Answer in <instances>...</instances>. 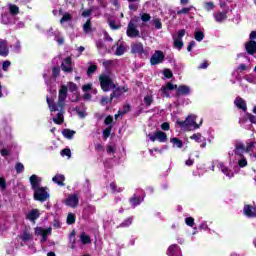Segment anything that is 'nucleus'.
<instances>
[{
  "mask_svg": "<svg viewBox=\"0 0 256 256\" xmlns=\"http://www.w3.org/2000/svg\"><path fill=\"white\" fill-rule=\"evenodd\" d=\"M68 91L69 87L66 85H62L60 87L58 92V103L53 102V100L49 97L46 98L50 111H59V109H63V107H65V99H67Z\"/></svg>",
  "mask_w": 256,
  "mask_h": 256,
  "instance_id": "1",
  "label": "nucleus"
},
{
  "mask_svg": "<svg viewBox=\"0 0 256 256\" xmlns=\"http://www.w3.org/2000/svg\"><path fill=\"white\" fill-rule=\"evenodd\" d=\"M99 83H100V87H101L102 91H104V93H107V92L111 91L112 89H115V87H116L115 82H113V79H111V76H109L107 74H101L99 76Z\"/></svg>",
  "mask_w": 256,
  "mask_h": 256,
  "instance_id": "2",
  "label": "nucleus"
},
{
  "mask_svg": "<svg viewBox=\"0 0 256 256\" xmlns=\"http://www.w3.org/2000/svg\"><path fill=\"white\" fill-rule=\"evenodd\" d=\"M253 147H255V142H248L246 147L243 143H238L235 145L234 155L243 157V153H251Z\"/></svg>",
  "mask_w": 256,
  "mask_h": 256,
  "instance_id": "3",
  "label": "nucleus"
},
{
  "mask_svg": "<svg viewBox=\"0 0 256 256\" xmlns=\"http://www.w3.org/2000/svg\"><path fill=\"white\" fill-rule=\"evenodd\" d=\"M50 195L47 192V187H40L34 190V200L40 201V203H45L49 199Z\"/></svg>",
  "mask_w": 256,
  "mask_h": 256,
  "instance_id": "4",
  "label": "nucleus"
},
{
  "mask_svg": "<svg viewBox=\"0 0 256 256\" xmlns=\"http://www.w3.org/2000/svg\"><path fill=\"white\" fill-rule=\"evenodd\" d=\"M148 137L152 143H155V141H159V143H167V133L161 130L154 132V134H148Z\"/></svg>",
  "mask_w": 256,
  "mask_h": 256,
  "instance_id": "5",
  "label": "nucleus"
},
{
  "mask_svg": "<svg viewBox=\"0 0 256 256\" xmlns=\"http://www.w3.org/2000/svg\"><path fill=\"white\" fill-rule=\"evenodd\" d=\"M131 53L133 55H138L139 57H143V55H147V51H145V47L141 42H133L131 44Z\"/></svg>",
  "mask_w": 256,
  "mask_h": 256,
  "instance_id": "6",
  "label": "nucleus"
},
{
  "mask_svg": "<svg viewBox=\"0 0 256 256\" xmlns=\"http://www.w3.org/2000/svg\"><path fill=\"white\" fill-rule=\"evenodd\" d=\"M177 89V84H173L171 82H167L165 86L160 88L161 97H167V99L171 98V94L169 91H175Z\"/></svg>",
  "mask_w": 256,
  "mask_h": 256,
  "instance_id": "7",
  "label": "nucleus"
},
{
  "mask_svg": "<svg viewBox=\"0 0 256 256\" xmlns=\"http://www.w3.org/2000/svg\"><path fill=\"white\" fill-rule=\"evenodd\" d=\"M165 61V54L161 50H156L155 53L150 58L151 65H159Z\"/></svg>",
  "mask_w": 256,
  "mask_h": 256,
  "instance_id": "8",
  "label": "nucleus"
},
{
  "mask_svg": "<svg viewBox=\"0 0 256 256\" xmlns=\"http://www.w3.org/2000/svg\"><path fill=\"white\" fill-rule=\"evenodd\" d=\"M126 35L127 37H130V39H135L137 37H141V34L139 33V31L137 30V28L135 27V24L130 21L126 30Z\"/></svg>",
  "mask_w": 256,
  "mask_h": 256,
  "instance_id": "9",
  "label": "nucleus"
},
{
  "mask_svg": "<svg viewBox=\"0 0 256 256\" xmlns=\"http://www.w3.org/2000/svg\"><path fill=\"white\" fill-rule=\"evenodd\" d=\"M73 59L70 56L66 57L61 63V70L64 73H73Z\"/></svg>",
  "mask_w": 256,
  "mask_h": 256,
  "instance_id": "10",
  "label": "nucleus"
},
{
  "mask_svg": "<svg viewBox=\"0 0 256 256\" xmlns=\"http://www.w3.org/2000/svg\"><path fill=\"white\" fill-rule=\"evenodd\" d=\"M51 228L44 229L42 227H36L35 228V235H40L42 238L40 240V243H46L47 242V236L50 235Z\"/></svg>",
  "mask_w": 256,
  "mask_h": 256,
  "instance_id": "11",
  "label": "nucleus"
},
{
  "mask_svg": "<svg viewBox=\"0 0 256 256\" xmlns=\"http://www.w3.org/2000/svg\"><path fill=\"white\" fill-rule=\"evenodd\" d=\"M175 97L176 99H179V97L189 95L191 93V88L187 85H180L179 87L177 86Z\"/></svg>",
  "mask_w": 256,
  "mask_h": 256,
  "instance_id": "12",
  "label": "nucleus"
},
{
  "mask_svg": "<svg viewBox=\"0 0 256 256\" xmlns=\"http://www.w3.org/2000/svg\"><path fill=\"white\" fill-rule=\"evenodd\" d=\"M65 204L68 207H72V208L77 207V205H79V196H77V194L68 196V198L65 200Z\"/></svg>",
  "mask_w": 256,
  "mask_h": 256,
  "instance_id": "13",
  "label": "nucleus"
},
{
  "mask_svg": "<svg viewBox=\"0 0 256 256\" xmlns=\"http://www.w3.org/2000/svg\"><path fill=\"white\" fill-rule=\"evenodd\" d=\"M243 212L246 217L255 218L256 217V206H251L249 204H246V205H244Z\"/></svg>",
  "mask_w": 256,
  "mask_h": 256,
  "instance_id": "14",
  "label": "nucleus"
},
{
  "mask_svg": "<svg viewBox=\"0 0 256 256\" xmlns=\"http://www.w3.org/2000/svg\"><path fill=\"white\" fill-rule=\"evenodd\" d=\"M39 217H41V213L39 212V209H32L26 214V219L28 221H32L33 223H35V221H37Z\"/></svg>",
  "mask_w": 256,
  "mask_h": 256,
  "instance_id": "15",
  "label": "nucleus"
},
{
  "mask_svg": "<svg viewBox=\"0 0 256 256\" xmlns=\"http://www.w3.org/2000/svg\"><path fill=\"white\" fill-rule=\"evenodd\" d=\"M245 50L248 55H255L256 53V41L250 40L245 43Z\"/></svg>",
  "mask_w": 256,
  "mask_h": 256,
  "instance_id": "16",
  "label": "nucleus"
},
{
  "mask_svg": "<svg viewBox=\"0 0 256 256\" xmlns=\"http://www.w3.org/2000/svg\"><path fill=\"white\" fill-rule=\"evenodd\" d=\"M168 255L169 256H183L181 254V248L177 244H172L168 248Z\"/></svg>",
  "mask_w": 256,
  "mask_h": 256,
  "instance_id": "17",
  "label": "nucleus"
},
{
  "mask_svg": "<svg viewBox=\"0 0 256 256\" xmlns=\"http://www.w3.org/2000/svg\"><path fill=\"white\" fill-rule=\"evenodd\" d=\"M197 116L195 115H188L186 117V122L188 124V127H194V129H199V124H197Z\"/></svg>",
  "mask_w": 256,
  "mask_h": 256,
  "instance_id": "18",
  "label": "nucleus"
},
{
  "mask_svg": "<svg viewBox=\"0 0 256 256\" xmlns=\"http://www.w3.org/2000/svg\"><path fill=\"white\" fill-rule=\"evenodd\" d=\"M234 105L237 107V109H241L242 111H247V102L243 100L241 97H237L234 101Z\"/></svg>",
  "mask_w": 256,
  "mask_h": 256,
  "instance_id": "19",
  "label": "nucleus"
},
{
  "mask_svg": "<svg viewBox=\"0 0 256 256\" xmlns=\"http://www.w3.org/2000/svg\"><path fill=\"white\" fill-rule=\"evenodd\" d=\"M130 205L135 209V207H139L140 203H143V197L137 196V194H134L130 199H129Z\"/></svg>",
  "mask_w": 256,
  "mask_h": 256,
  "instance_id": "20",
  "label": "nucleus"
},
{
  "mask_svg": "<svg viewBox=\"0 0 256 256\" xmlns=\"http://www.w3.org/2000/svg\"><path fill=\"white\" fill-rule=\"evenodd\" d=\"M53 183H56V185H59V187H65V175L63 174H56L52 178Z\"/></svg>",
  "mask_w": 256,
  "mask_h": 256,
  "instance_id": "21",
  "label": "nucleus"
},
{
  "mask_svg": "<svg viewBox=\"0 0 256 256\" xmlns=\"http://www.w3.org/2000/svg\"><path fill=\"white\" fill-rule=\"evenodd\" d=\"M9 55V47L7 41H0V57H7Z\"/></svg>",
  "mask_w": 256,
  "mask_h": 256,
  "instance_id": "22",
  "label": "nucleus"
},
{
  "mask_svg": "<svg viewBox=\"0 0 256 256\" xmlns=\"http://www.w3.org/2000/svg\"><path fill=\"white\" fill-rule=\"evenodd\" d=\"M63 113V109L60 108L57 117L52 118L53 123L56 125H63V123H65V117L63 116Z\"/></svg>",
  "mask_w": 256,
  "mask_h": 256,
  "instance_id": "23",
  "label": "nucleus"
},
{
  "mask_svg": "<svg viewBox=\"0 0 256 256\" xmlns=\"http://www.w3.org/2000/svg\"><path fill=\"white\" fill-rule=\"evenodd\" d=\"M40 183H41V180H39V177H37V175L33 174L30 177V185H31L33 191L40 188L39 187Z\"/></svg>",
  "mask_w": 256,
  "mask_h": 256,
  "instance_id": "24",
  "label": "nucleus"
},
{
  "mask_svg": "<svg viewBox=\"0 0 256 256\" xmlns=\"http://www.w3.org/2000/svg\"><path fill=\"white\" fill-rule=\"evenodd\" d=\"M131 225H133V216H129L128 218H126L122 223L117 226V229H126L127 227H131Z\"/></svg>",
  "mask_w": 256,
  "mask_h": 256,
  "instance_id": "25",
  "label": "nucleus"
},
{
  "mask_svg": "<svg viewBox=\"0 0 256 256\" xmlns=\"http://www.w3.org/2000/svg\"><path fill=\"white\" fill-rule=\"evenodd\" d=\"M214 19L217 23H223L227 19V12H216Z\"/></svg>",
  "mask_w": 256,
  "mask_h": 256,
  "instance_id": "26",
  "label": "nucleus"
},
{
  "mask_svg": "<svg viewBox=\"0 0 256 256\" xmlns=\"http://www.w3.org/2000/svg\"><path fill=\"white\" fill-rule=\"evenodd\" d=\"M111 91L113 92L110 94V103H113V99H118V97H121V95H123L121 89H119L117 86Z\"/></svg>",
  "mask_w": 256,
  "mask_h": 256,
  "instance_id": "27",
  "label": "nucleus"
},
{
  "mask_svg": "<svg viewBox=\"0 0 256 256\" xmlns=\"http://www.w3.org/2000/svg\"><path fill=\"white\" fill-rule=\"evenodd\" d=\"M170 143H172L173 147H177V149H182L183 148V140L173 137L170 139Z\"/></svg>",
  "mask_w": 256,
  "mask_h": 256,
  "instance_id": "28",
  "label": "nucleus"
},
{
  "mask_svg": "<svg viewBox=\"0 0 256 256\" xmlns=\"http://www.w3.org/2000/svg\"><path fill=\"white\" fill-rule=\"evenodd\" d=\"M80 241L82 245H89V243H91V236L85 234V232H82L80 234Z\"/></svg>",
  "mask_w": 256,
  "mask_h": 256,
  "instance_id": "29",
  "label": "nucleus"
},
{
  "mask_svg": "<svg viewBox=\"0 0 256 256\" xmlns=\"http://www.w3.org/2000/svg\"><path fill=\"white\" fill-rule=\"evenodd\" d=\"M75 133H76L75 130H71L69 128L62 130V135L66 139H73V135H75Z\"/></svg>",
  "mask_w": 256,
  "mask_h": 256,
  "instance_id": "30",
  "label": "nucleus"
},
{
  "mask_svg": "<svg viewBox=\"0 0 256 256\" xmlns=\"http://www.w3.org/2000/svg\"><path fill=\"white\" fill-rule=\"evenodd\" d=\"M9 13L12 15V17H15V15H19V6L15 4L9 5Z\"/></svg>",
  "mask_w": 256,
  "mask_h": 256,
  "instance_id": "31",
  "label": "nucleus"
},
{
  "mask_svg": "<svg viewBox=\"0 0 256 256\" xmlns=\"http://www.w3.org/2000/svg\"><path fill=\"white\" fill-rule=\"evenodd\" d=\"M192 9H193V6L184 7L182 9L178 10L176 13H177V15H189V13L191 12Z\"/></svg>",
  "mask_w": 256,
  "mask_h": 256,
  "instance_id": "32",
  "label": "nucleus"
},
{
  "mask_svg": "<svg viewBox=\"0 0 256 256\" xmlns=\"http://www.w3.org/2000/svg\"><path fill=\"white\" fill-rule=\"evenodd\" d=\"M183 40H180L179 38H174V47L178 51H181L183 49Z\"/></svg>",
  "mask_w": 256,
  "mask_h": 256,
  "instance_id": "33",
  "label": "nucleus"
},
{
  "mask_svg": "<svg viewBox=\"0 0 256 256\" xmlns=\"http://www.w3.org/2000/svg\"><path fill=\"white\" fill-rule=\"evenodd\" d=\"M76 219H77V217L75 216V214L69 213L67 216V220H66L67 225L75 224Z\"/></svg>",
  "mask_w": 256,
  "mask_h": 256,
  "instance_id": "34",
  "label": "nucleus"
},
{
  "mask_svg": "<svg viewBox=\"0 0 256 256\" xmlns=\"http://www.w3.org/2000/svg\"><path fill=\"white\" fill-rule=\"evenodd\" d=\"M20 239L24 241V243H27V241H31L32 237L31 234L27 230H25L23 232V235L20 236Z\"/></svg>",
  "mask_w": 256,
  "mask_h": 256,
  "instance_id": "35",
  "label": "nucleus"
},
{
  "mask_svg": "<svg viewBox=\"0 0 256 256\" xmlns=\"http://www.w3.org/2000/svg\"><path fill=\"white\" fill-rule=\"evenodd\" d=\"M194 39H196L198 42H201L203 39H205V34L203 31H196L194 33Z\"/></svg>",
  "mask_w": 256,
  "mask_h": 256,
  "instance_id": "36",
  "label": "nucleus"
},
{
  "mask_svg": "<svg viewBox=\"0 0 256 256\" xmlns=\"http://www.w3.org/2000/svg\"><path fill=\"white\" fill-rule=\"evenodd\" d=\"M83 31L84 33H91L92 28H91V19H88L86 23L83 25Z\"/></svg>",
  "mask_w": 256,
  "mask_h": 256,
  "instance_id": "37",
  "label": "nucleus"
},
{
  "mask_svg": "<svg viewBox=\"0 0 256 256\" xmlns=\"http://www.w3.org/2000/svg\"><path fill=\"white\" fill-rule=\"evenodd\" d=\"M124 54H125V46L121 44L116 48L115 55H117V57H121V55H124Z\"/></svg>",
  "mask_w": 256,
  "mask_h": 256,
  "instance_id": "38",
  "label": "nucleus"
},
{
  "mask_svg": "<svg viewBox=\"0 0 256 256\" xmlns=\"http://www.w3.org/2000/svg\"><path fill=\"white\" fill-rule=\"evenodd\" d=\"M204 9H205V11H213L215 9V3L214 2H205Z\"/></svg>",
  "mask_w": 256,
  "mask_h": 256,
  "instance_id": "39",
  "label": "nucleus"
},
{
  "mask_svg": "<svg viewBox=\"0 0 256 256\" xmlns=\"http://www.w3.org/2000/svg\"><path fill=\"white\" fill-rule=\"evenodd\" d=\"M113 129V125L108 126L105 130H103V137L105 139H109L110 135H111V131Z\"/></svg>",
  "mask_w": 256,
  "mask_h": 256,
  "instance_id": "40",
  "label": "nucleus"
},
{
  "mask_svg": "<svg viewBox=\"0 0 256 256\" xmlns=\"http://www.w3.org/2000/svg\"><path fill=\"white\" fill-rule=\"evenodd\" d=\"M129 111H131V104H125L123 110H119V115H126Z\"/></svg>",
  "mask_w": 256,
  "mask_h": 256,
  "instance_id": "41",
  "label": "nucleus"
},
{
  "mask_svg": "<svg viewBox=\"0 0 256 256\" xmlns=\"http://www.w3.org/2000/svg\"><path fill=\"white\" fill-rule=\"evenodd\" d=\"M16 173H23L25 171V166L21 162H17L15 165Z\"/></svg>",
  "mask_w": 256,
  "mask_h": 256,
  "instance_id": "42",
  "label": "nucleus"
},
{
  "mask_svg": "<svg viewBox=\"0 0 256 256\" xmlns=\"http://www.w3.org/2000/svg\"><path fill=\"white\" fill-rule=\"evenodd\" d=\"M72 19H73V16H71V14L65 13L60 19V23H67V21H71Z\"/></svg>",
  "mask_w": 256,
  "mask_h": 256,
  "instance_id": "43",
  "label": "nucleus"
},
{
  "mask_svg": "<svg viewBox=\"0 0 256 256\" xmlns=\"http://www.w3.org/2000/svg\"><path fill=\"white\" fill-rule=\"evenodd\" d=\"M70 242L72 243L71 249H75V243H77V238L75 237V230L70 233Z\"/></svg>",
  "mask_w": 256,
  "mask_h": 256,
  "instance_id": "44",
  "label": "nucleus"
},
{
  "mask_svg": "<svg viewBox=\"0 0 256 256\" xmlns=\"http://www.w3.org/2000/svg\"><path fill=\"white\" fill-rule=\"evenodd\" d=\"M59 75H61V68L53 67L52 68V77H54V79H57V77H59Z\"/></svg>",
  "mask_w": 256,
  "mask_h": 256,
  "instance_id": "45",
  "label": "nucleus"
},
{
  "mask_svg": "<svg viewBox=\"0 0 256 256\" xmlns=\"http://www.w3.org/2000/svg\"><path fill=\"white\" fill-rule=\"evenodd\" d=\"M2 23L4 25H11L12 21L11 18L9 17V14L2 15Z\"/></svg>",
  "mask_w": 256,
  "mask_h": 256,
  "instance_id": "46",
  "label": "nucleus"
},
{
  "mask_svg": "<svg viewBox=\"0 0 256 256\" xmlns=\"http://www.w3.org/2000/svg\"><path fill=\"white\" fill-rule=\"evenodd\" d=\"M60 155L62 157H68V158L71 157V149H69V148L62 149L60 152Z\"/></svg>",
  "mask_w": 256,
  "mask_h": 256,
  "instance_id": "47",
  "label": "nucleus"
},
{
  "mask_svg": "<svg viewBox=\"0 0 256 256\" xmlns=\"http://www.w3.org/2000/svg\"><path fill=\"white\" fill-rule=\"evenodd\" d=\"M144 103H145L146 107H151V105L153 103V96H145Z\"/></svg>",
  "mask_w": 256,
  "mask_h": 256,
  "instance_id": "48",
  "label": "nucleus"
},
{
  "mask_svg": "<svg viewBox=\"0 0 256 256\" xmlns=\"http://www.w3.org/2000/svg\"><path fill=\"white\" fill-rule=\"evenodd\" d=\"M95 71H97V65L92 64L88 67L87 69V75H93V73H95Z\"/></svg>",
  "mask_w": 256,
  "mask_h": 256,
  "instance_id": "49",
  "label": "nucleus"
},
{
  "mask_svg": "<svg viewBox=\"0 0 256 256\" xmlns=\"http://www.w3.org/2000/svg\"><path fill=\"white\" fill-rule=\"evenodd\" d=\"M153 24L155 25V29H163V23H161V19H154Z\"/></svg>",
  "mask_w": 256,
  "mask_h": 256,
  "instance_id": "50",
  "label": "nucleus"
},
{
  "mask_svg": "<svg viewBox=\"0 0 256 256\" xmlns=\"http://www.w3.org/2000/svg\"><path fill=\"white\" fill-rule=\"evenodd\" d=\"M177 125H179V127H181V129H189V124H187V119H185L184 121H177L176 122Z\"/></svg>",
  "mask_w": 256,
  "mask_h": 256,
  "instance_id": "51",
  "label": "nucleus"
},
{
  "mask_svg": "<svg viewBox=\"0 0 256 256\" xmlns=\"http://www.w3.org/2000/svg\"><path fill=\"white\" fill-rule=\"evenodd\" d=\"M185 223L188 225V227H193V225H195V218L187 217L185 218Z\"/></svg>",
  "mask_w": 256,
  "mask_h": 256,
  "instance_id": "52",
  "label": "nucleus"
},
{
  "mask_svg": "<svg viewBox=\"0 0 256 256\" xmlns=\"http://www.w3.org/2000/svg\"><path fill=\"white\" fill-rule=\"evenodd\" d=\"M68 89L71 93H75L78 89L77 84H75V82H69Z\"/></svg>",
  "mask_w": 256,
  "mask_h": 256,
  "instance_id": "53",
  "label": "nucleus"
},
{
  "mask_svg": "<svg viewBox=\"0 0 256 256\" xmlns=\"http://www.w3.org/2000/svg\"><path fill=\"white\" fill-rule=\"evenodd\" d=\"M190 139L196 141V143H201V133L193 134L192 136H190Z\"/></svg>",
  "mask_w": 256,
  "mask_h": 256,
  "instance_id": "54",
  "label": "nucleus"
},
{
  "mask_svg": "<svg viewBox=\"0 0 256 256\" xmlns=\"http://www.w3.org/2000/svg\"><path fill=\"white\" fill-rule=\"evenodd\" d=\"M163 75L166 77V79H171L173 77V72L171 69H164Z\"/></svg>",
  "mask_w": 256,
  "mask_h": 256,
  "instance_id": "55",
  "label": "nucleus"
},
{
  "mask_svg": "<svg viewBox=\"0 0 256 256\" xmlns=\"http://www.w3.org/2000/svg\"><path fill=\"white\" fill-rule=\"evenodd\" d=\"M0 189L2 191H5V189H7V180H5L3 177H0Z\"/></svg>",
  "mask_w": 256,
  "mask_h": 256,
  "instance_id": "56",
  "label": "nucleus"
},
{
  "mask_svg": "<svg viewBox=\"0 0 256 256\" xmlns=\"http://www.w3.org/2000/svg\"><path fill=\"white\" fill-rule=\"evenodd\" d=\"M82 91H84V93H87L88 91H93V84L89 83V84L83 85Z\"/></svg>",
  "mask_w": 256,
  "mask_h": 256,
  "instance_id": "57",
  "label": "nucleus"
},
{
  "mask_svg": "<svg viewBox=\"0 0 256 256\" xmlns=\"http://www.w3.org/2000/svg\"><path fill=\"white\" fill-rule=\"evenodd\" d=\"M141 21H143V23H147L148 21H151V15L148 13H143L141 16Z\"/></svg>",
  "mask_w": 256,
  "mask_h": 256,
  "instance_id": "58",
  "label": "nucleus"
},
{
  "mask_svg": "<svg viewBox=\"0 0 256 256\" xmlns=\"http://www.w3.org/2000/svg\"><path fill=\"white\" fill-rule=\"evenodd\" d=\"M128 9H130V11H137V9H139V3L130 2Z\"/></svg>",
  "mask_w": 256,
  "mask_h": 256,
  "instance_id": "59",
  "label": "nucleus"
},
{
  "mask_svg": "<svg viewBox=\"0 0 256 256\" xmlns=\"http://www.w3.org/2000/svg\"><path fill=\"white\" fill-rule=\"evenodd\" d=\"M247 118L249 119L250 123L256 125V116L251 114V113H247Z\"/></svg>",
  "mask_w": 256,
  "mask_h": 256,
  "instance_id": "60",
  "label": "nucleus"
},
{
  "mask_svg": "<svg viewBox=\"0 0 256 256\" xmlns=\"http://www.w3.org/2000/svg\"><path fill=\"white\" fill-rule=\"evenodd\" d=\"M111 123H113V116L108 115V116L104 119V125H109V126H111Z\"/></svg>",
  "mask_w": 256,
  "mask_h": 256,
  "instance_id": "61",
  "label": "nucleus"
},
{
  "mask_svg": "<svg viewBox=\"0 0 256 256\" xmlns=\"http://www.w3.org/2000/svg\"><path fill=\"white\" fill-rule=\"evenodd\" d=\"M185 33H186L185 29L179 30L178 33H177V38L176 39H180V40L183 41V37H185Z\"/></svg>",
  "mask_w": 256,
  "mask_h": 256,
  "instance_id": "62",
  "label": "nucleus"
},
{
  "mask_svg": "<svg viewBox=\"0 0 256 256\" xmlns=\"http://www.w3.org/2000/svg\"><path fill=\"white\" fill-rule=\"evenodd\" d=\"M95 151H97L98 153H101L105 151V147H103L101 143H97L95 144Z\"/></svg>",
  "mask_w": 256,
  "mask_h": 256,
  "instance_id": "63",
  "label": "nucleus"
},
{
  "mask_svg": "<svg viewBox=\"0 0 256 256\" xmlns=\"http://www.w3.org/2000/svg\"><path fill=\"white\" fill-rule=\"evenodd\" d=\"M238 165H239V167H247V159H245V158H242V159H240L239 161H238Z\"/></svg>",
  "mask_w": 256,
  "mask_h": 256,
  "instance_id": "64",
  "label": "nucleus"
}]
</instances>
